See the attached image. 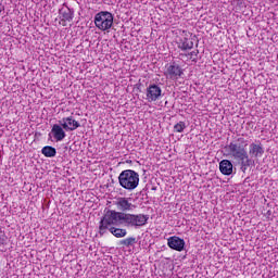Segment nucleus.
I'll use <instances>...</instances> for the list:
<instances>
[{
    "label": "nucleus",
    "instance_id": "obj_1",
    "mask_svg": "<svg viewBox=\"0 0 278 278\" xmlns=\"http://www.w3.org/2000/svg\"><path fill=\"white\" fill-rule=\"evenodd\" d=\"M247 147H249V141L244 137H239L226 146V151H228L233 160L239 162L241 168H244V170L253 164V160H251L249 152H247Z\"/></svg>",
    "mask_w": 278,
    "mask_h": 278
},
{
    "label": "nucleus",
    "instance_id": "obj_2",
    "mask_svg": "<svg viewBox=\"0 0 278 278\" xmlns=\"http://www.w3.org/2000/svg\"><path fill=\"white\" fill-rule=\"evenodd\" d=\"M113 213H117L114 210H108L105 214L101 217V220L99 223V233L101 237L105 236L108 231L112 233L115 238H125L127 236V229L125 228H116L118 225H125V222L117 220L114 222L112 219Z\"/></svg>",
    "mask_w": 278,
    "mask_h": 278
},
{
    "label": "nucleus",
    "instance_id": "obj_3",
    "mask_svg": "<svg viewBox=\"0 0 278 278\" xmlns=\"http://www.w3.org/2000/svg\"><path fill=\"white\" fill-rule=\"evenodd\" d=\"M114 223H118V220H123L125 227H129L131 229H140L144 227L147 223H149V215L147 214H130V213H113L111 217Z\"/></svg>",
    "mask_w": 278,
    "mask_h": 278
},
{
    "label": "nucleus",
    "instance_id": "obj_4",
    "mask_svg": "<svg viewBox=\"0 0 278 278\" xmlns=\"http://www.w3.org/2000/svg\"><path fill=\"white\" fill-rule=\"evenodd\" d=\"M118 181L125 190H136L140 184V175L134 169H125L119 174Z\"/></svg>",
    "mask_w": 278,
    "mask_h": 278
},
{
    "label": "nucleus",
    "instance_id": "obj_5",
    "mask_svg": "<svg viewBox=\"0 0 278 278\" xmlns=\"http://www.w3.org/2000/svg\"><path fill=\"white\" fill-rule=\"evenodd\" d=\"M94 25L100 31H108L114 25V15L108 11H101L94 15Z\"/></svg>",
    "mask_w": 278,
    "mask_h": 278
},
{
    "label": "nucleus",
    "instance_id": "obj_6",
    "mask_svg": "<svg viewBox=\"0 0 278 278\" xmlns=\"http://www.w3.org/2000/svg\"><path fill=\"white\" fill-rule=\"evenodd\" d=\"M114 205L119 214H127V212H134L136 207L131 203V198L118 197L114 201Z\"/></svg>",
    "mask_w": 278,
    "mask_h": 278
},
{
    "label": "nucleus",
    "instance_id": "obj_7",
    "mask_svg": "<svg viewBox=\"0 0 278 278\" xmlns=\"http://www.w3.org/2000/svg\"><path fill=\"white\" fill-rule=\"evenodd\" d=\"M146 97L148 103L160 101V99H162V87L156 84L149 85L146 90Z\"/></svg>",
    "mask_w": 278,
    "mask_h": 278
},
{
    "label": "nucleus",
    "instance_id": "obj_8",
    "mask_svg": "<svg viewBox=\"0 0 278 278\" xmlns=\"http://www.w3.org/2000/svg\"><path fill=\"white\" fill-rule=\"evenodd\" d=\"M166 79H172L173 81L179 79L184 75V70L177 63H170L166 65V71L164 72Z\"/></svg>",
    "mask_w": 278,
    "mask_h": 278
},
{
    "label": "nucleus",
    "instance_id": "obj_9",
    "mask_svg": "<svg viewBox=\"0 0 278 278\" xmlns=\"http://www.w3.org/2000/svg\"><path fill=\"white\" fill-rule=\"evenodd\" d=\"M197 36L186 35L185 37H180L177 41L178 49L180 51H190L194 47V40Z\"/></svg>",
    "mask_w": 278,
    "mask_h": 278
},
{
    "label": "nucleus",
    "instance_id": "obj_10",
    "mask_svg": "<svg viewBox=\"0 0 278 278\" xmlns=\"http://www.w3.org/2000/svg\"><path fill=\"white\" fill-rule=\"evenodd\" d=\"M74 14L75 11H73L71 8L66 5V3H64L63 8L60 10V25L66 27L67 23H71V21H73Z\"/></svg>",
    "mask_w": 278,
    "mask_h": 278
},
{
    "label": "nucleus",
    "instance_id": "obj_11",
    "mask_svg": "<svg viewBox=\"0 0 278 278\" xmlns=\"http://www.w3.org/2000/svg\"><path fill=\"white\" fill-rule=\"evenodd\" d=\"M59 123L65 131H75V129H79V127H81V124H79V122H77L73 116L63 117Z\"/></svg>",
    "mask_w": 278,
    "mask_h": 278
},
{
    "label": "nucleus",
    "instance_id": "obj_12",
    "mask_svg": "<svg viewBox=\"0 0 278 278\" xmlns=\"http://www.w3.org/2000/svg\"><path fill=\"white\" fill-rule=\"evenodd\" d=\"M167 245L173 251L181 252L186 249V241L177 236H173L167 239Z\"/></svg>",
    "mask_w": 278,
    "mask_h": 278
},
{
    "label": "nucleus",
    "instance_id": "obj_13",
    "mask_svg": "<svg viewBox=\"0 0 278 278\" xmlns=\"http://www.w3.org/2000/svg\"><path fill=\"white\" fill-rule=\"evenodd\" d=\"M61 124H54L51 129V134L56 142H62L66 138V131Z\"/></svg>",
    "mask_w": 278,
    "mask_h": 278
},
{
    "label": "nucleus",
    "instance_id": "obj_14",
    "mask_svg": "<svg viewBox=\"0 0 278 278\" xmlns=\"http://www.w3.org/2000/svg\"><path fill=\"white\" fill-rule=\"evenodd\" d=\"M248 155H250V157H262V155H264V146H262V142L251 143L249 146Z\"/></svg>",
    "mask_w": 278,
    "mask_h": 278
},
{
    "label": "nucleus",
    "instance_id": "obj_15",
    "mask_svg": "<svg viewBox=\"0 0 278 278\" xmlns=\"http://www.w3.org/2000/svg\"><path fill=\"white\" fill-rule=\"evenodd\" d=\"M219 170L222 175H231L233 173V164L229 160H223L219 163Z\"/></svg>",
    "mask_w": 278,
    "mask_h": 278
},
{
    "label": "nucleus",
    "instance_id": "obj_16",
    "mask_svg": "<svg viewBox=\"0 0 278 278\" xmlns=\"http://www.w3.org/2000/svg\"><path fill=\"white\" fill-rule=\"evenodd\" d=\"M41 153L45 157H55V155H58V150L51 146H46L41 149Z\"/></svg>",
    "mask_w": 278,
    "mask_h": 278
},
{
    "label": "nucleus",
    "instance_id": "obj_17",
    "mask_svg": "<svg viewBox=\"0 0 278 278\" xmlns=\"http://www.w3.org/2000/svg\"><path fill=\"white\" fill-rule=\"evenodd\" d=\"M138 240H136V237H129L121 241V244L124 247H134Z\"/></svg>",
    "mask_w": 278,
    "mask_h": 278
},
{
    "label": "nucleus",
    "instance_id": "obj_18",
    "mask_svg": "<svg viewBox=\"0 0 278 278\" xmlns=\"http://www.w3.org/2000/svg\"><path fill=\"white\" fill-rule=\"evenodd\" d=\"M184 129H186V122H179L174 126V131L177 134H184Z\"/></svg>",
    "mask_w": 278,
    "mask_h": 278
},
{
    "label": "nucleus",
    "instance_id": "obj_19",
    "mask_svg": "<svg viewBox=\"0 0 278 278\" xmlns=\"http://www.w3.org/2000/svg\"><path fill=\"white\" fill-rule=\"evenodd\" d=\"M8 242V236H5V232L0 231V247H3Z\"/></svg>",
    "mask_w": 278,
    "mask_h": 278
},
{
    "label": "nucleus",
    "instance_id": "obj_20",
    "mask_svg": "<svg viewBox=\"0 0 278 278\" xmlns=\"http://www.w3.org/2000/svg\"><path fill=\"white\" fill-rule=\"evenodd\" d=\"M188 55H190V59L192 60V58H197L199 55V50L192 51Z\"/></svg>",
    "mask_w": 278,
    "mask_h": 278
},
{
    "label": "nucleus",
    "instance_id": "obj_21",
    "mask_svg": "<svg viewBox=\"0 0 278 278\" xmlns=\"http://www.w3.org/2000/svg\"><path fill=\"white\" fill-rule=\"evenodd\" d=\"M236 3H239V5H245L244 2H236Z\"/></svg>",
    "mask_w": 278,
    "mask_h": 278
},
{
    "label": "nucleus",
    "instance_id": "obj_22",
    "mask_svg": "<svg viewBox=\"0 0 278 278\" xmlns=\"http://www.w3.org/2000/svg\"><path fill=\"white\" fill-rule=\"evenodd\" d=\"M192 62H197V58L192 59Z\"/></svg>",
    "mask_w": 278,
    "mask_h": 278
}]
</instances>
